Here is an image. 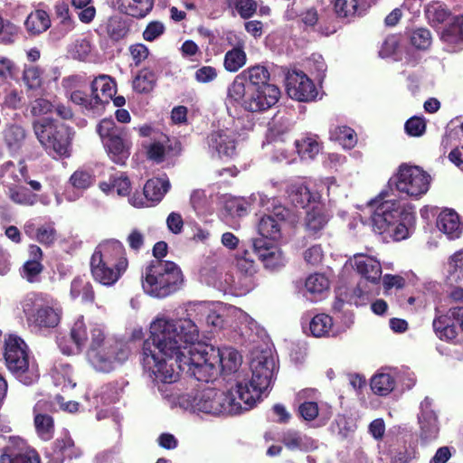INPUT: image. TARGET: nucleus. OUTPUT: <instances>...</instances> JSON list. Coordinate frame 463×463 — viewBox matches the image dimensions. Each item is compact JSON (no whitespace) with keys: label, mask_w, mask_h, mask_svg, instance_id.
I'll list each match as a JSON object with an SVG mask.
<instances>
[{"label":"nucleus","mask_w":463,"mask_h":463,"mask_svg":"<svg viewBox=\"0 0 463 463\" xmlns=\"http://www.w3.org/2000/svg\"><path fill=\"white\" fill-rule=\"evenodd\" d=\"M149 333L142 345L140 361L153 381L174 383L179 372L198 382L211 380L213 354H209V346L197 342L199 329L192 319L156 317Z\"/></svg>","instance_id":"f257e3e1"},{"label":"nucleus","mask_w":463,"mask_h":463,"mask_svg":"<svg viewBox=\"0 0 463 463\" xmlns=\"http://www.w3.org/2000/svg\"><path fill=\"white\" fill-rule=\"evenodd\" d=\"M90 268L96 282L106 287L114 286L128 268L124 245L118 240L99 243L90 257Z\"/></svg>","instance_id":"f03ea898"},{"label":"nucleus","mask_w":463,"mask_h":463,"mask_svg":"<svg viewBox=\"0 0 463 463\" xmlns=\"http://www.w3.org/2000/svg\"><path fill=\"white\" fill-rule=\"evenodd\" d=\"M378 198L371 201L370 205L375 210L372 215V226L374 232L383 235L385 240L394 241L405 240L409 236L407 223H410L414 215L402 207L396 201H383Z\"/></svg>","instance_id":"7ed1b4c3"},{"label":"nucleus","mask_w":463,"mask_h":463,"mask_svg":"<svg viewBox=\"0 0 463 463\" xmlns=\"http://www.w3.org/2000/svg\"><path fill=\"white\" fill-rule=\"evenodd\" d=\"M278 86H246L244 74H238L227 90V99L251 113H260L273 107L280 98Z\"/></svg>","instance_id":"20e7f679"},{"label":"nucleus","mask_w":463,"mask_h":463,"mask_svg":"<svg viewBox=\"0 0 463 463\" xmlns=\"http://www.w3.org/2000/svg\"><path fill=\"white\" fill-rule=\"evenodd\" d=\"M34 135L53 158H69L72 152L74 132L68 125L52 118H44L33 122Z\"/></svg>","instance_id":"39448f33"},{"label":"nucleus","mask_w":463,"mask_h":463,"mask_svg":"<svg viewBox=\"0 0 463 463\" xmlns=\"http://www.w3.org/2000/svg\"><path fill=\"white\" fill-rule=\"evenodd\" d=\"M4 359L8 371L21 383L30 386L38 382L40 378L38 365L32 361L29 348L20 336L8 335L5 338Z\"/></svg>","instance_id":"423d86ee"},{"label":"nucleus","mask_w":463,"mask_h":463,"mask_svg":"<svg viewBox=\"0 0 463 463\" xmlns=\"http://www.w3.org/2000/svg\"><path fill=\"white\" fill-rule=\"evenodd\" d=\"M182 282V271L175 262L151 260L146 268L142 287L148 295L163 298L177 291Z\"/></svg>","instance_id":"0eeeda50"},{"label":"nucleus","mask_w":463,"mask_h":463,"mask_svg":"<svg viewBox=\"0 0 463 463\" xmlns=\"http://www.w3.org/2000/svg\"><path fill=\"white\" fill-rule=\"evenodd\" d=\"M250 369V380L236 383V393L246 404V410L251 409L269 386L275 369L274 359L266 354H260L251 360Z\"/></svg>","instance_id":"6e6552de"},{"label":"nucleus","mask_w":463,"mask_h":463,"mask_svg":"<svg viewBox=\"0 0 463 463\" xmlns=\"http://www.w3.org/2000/svg\"><path fill=\"white\" fill-rule=\"evenodd\" d=\"M23 312L29 326L40 331L55 328L61 322L62 310L43 293H30L22 302Z\"/></svg>","instance_id":"1a4fd4ad"},{"label":"nucleus","mask_w":463,"mask_h":463,"mask_svg":"<svg viewBox=\"0 0 463 463\" xmlns=\"http://www.w3.org/2000/svg\"><path fill=\"white\" fill-rule=\"evenodd\" d=\"M96 130L109 157L117 165H125L132 146L128 129L118 126L111 118H103Z\"/></svg>","instance_id":"9d476101"},{"label":"nucleus","mask_w":463,"mask_h":463,"mask_svg":"<svg viewBox=\"0 0 463 463\" xmlns=\"http://www.w3.org/2000/svg\"><path fill=\"white\" fill-rule=\"evenodd\" d=\"M430 181V176L420 167L402 164L388 184L391 187L394 185L399 193L418 199L428 192Z\"/></svg>","instance_id":"9b49d317"},{"label":"nucleus","mask_w":463,"mask_h":463,"mask_svg":"<svg viewBox=\"0 0 463 463\" xmlns=\"http://www.w3.org/2000/svg\"><path fill=\"white\" fill-rule=\"evenodd\" d=\"M0 463H42L38 451L20 437H9L0 450Z\"/></svg>","instance_id":"f8f14e48"},{"label":"nucleus","mask_w":463,"mask_h":463,"mask_svg":"<svg viewBox=\"0 0 463 463\" xmlns=\"http://www.w3.org/2000/svg\"><path fill=\"white\" fill-rule=\"evenodd\" d=\"M286 90L291 99L302 102L312 101L318 94L313 80L301 71L288 72Z\"/></svg>","instance_id":"ddd939ff"},{"label":"nucleus","mask_w":463,"mask_h":463,"mask_svg":"<svg viewBox=\"0 0 463 463\" xmlns=\"http://www.w3.org/2000/svg\"><path fill=\"white\" fill-rule=\"evenodd\" d=\"M183 146L179 139L161 134L159 139H154L150 143L146 152L149 160L161 164L176 159L181 156Z\"/></svg>","instance_id":"4468645a"},{"label":"nucleus","mask_w":463,"mask_h":463,"mask_svg":"<svg viewBox=\"0 0 463 463\" xmlns=\"http://www.w3.org/2000/svg\"><path fill=\"white\" fill-rule=\"evenodd\" d=\"M81 455V449L75 445L68 430H64L44 449V457L48 463H63L65 459L79 458Z\"/></svg>","instance_id":"2eb2a0df"},{"label":"nucleus","mask_w":463,"mask_h":463,"mask_svg":"<svg viewBox=\"0 0 463 463\" xmlns=\"http://www.w3.org/2000/svg\"><path fill=\"white\" fill-rule=\"evenodd\" d=\"M55 411H57L55 404L47 400L38 401L33 408L35 431L43 441H49L53 438L55 423L51 413Z\"/></svg>","instance_id":"dca6fc26"},{"label":"nucleus","mask_w":463,"mask_h":463,"mask_svg":"<svg viewBox=\"0 0 463 463\" xmlns=\"http://www.w3.org/2000/svg\"><path fill=\"white\" fill-rule=\"evenodd\" d=\"M102 362L100 365L92 364L97 370L109 373L114 369V364H122L128 358L129 349L119 341L109 338L97 350Z\"/></svg>","instance_id":"f3484780"},{"label":"nucleus","mask_w":463,"mask_h":463,"mask_svg":"<svg viewBox=\"0 0 463 463\" xmlns=\"http://www.w3.org/2000/svg\"><path fill=\"white\" fill-rule=\"evenodd\" d=\"M420 424V438L424 442L437 439L439 428L436 412L430 408V402L426 399L420 404V412L418 415Z\"/></svg>","instance_id":"a211bd4d"},{"label":"nucleus","mask_w":463,"mask_h":463,"mask_svg":"<svg viewBox=\"0 0 463 463\" xmlns=\"http://www.w3.org/2000/svg\"><path fill=\"white\" fill-rule=\"evenodd\" d=\"M91 96L98 109H103L117 93L116 80L106 74H101L96 77L90 84Z\"/></svg>","instance_id":"6ab92c4d"},{"label":"nucleus","mask_w":463,"mask_h":463,"mask_svg":"<svg viewBox=\"0 0 463 463\" xmlns=\"http://www.w3.org/2000/svg\"><path fill=\"white\" fill-rule=\"evenodd\" d=\"M329 220L330 215L323 207L314 206L307 212L304 227L307 237L314 240L319 239Z\"/></svg>","instance_id":"aec40b11"},{"label":"nucleus","mask_w":463,"mask_h":463,"mask_svg":"<svg viewBox=\"0 0 463 463\" xmlns=\"http://www.w3.org/2000/svg\"><path fill=\"white\" fill-rule=\"evenodd\" d=\"M210 148L219 156H232L236 152V139L233 132L220 129L211 132L207 137Z\"/></svg>","instance_id":"412c9836"},{"label":"nucleus","mask_w":463,"mask_h":463,"mask_svg":"<svg viewBox=\"0 0 463 463\" xmlns=\"http://www.w3.org/2000/svg\"><path fill=\"white\" fill-rule=\"evenodd\" d=\"M354 262L355 270L364 279L373 284L379 283L382 276V266L378 260L368 255L356 254L354 256Z\"/></svg>","instance_id":"4be33fe9"},{"label":"nucleus","mask_w":463,"mask_h":463,"mask_svg":"<svg viewBox=\"0 0 463 463\" xmlns=\"http://www.w3.org/2000/svg\"><path fill=\"white\" fill-rule=\"evenodd\" d=\"M209 350L212 352L211 354H213L212 358L214 364H220L223 373L229 374L236 372L241 364V355L232 347L219 348L216 351V354L213 347H209Z\"/></svg>","instance_id":"5701e85b"},{"label":"nucleus","mask_w":463,"mask_h":463,"mask_svg":"<svg viewBox=\"0 0 463 463\" xmlns=\"http://www.w3.org/2000/svg\"><path fill=\"white\" fill-rule=\"evenodd\" d=\"M437 227L450 240L459 238L463 232L459 215L454 210L442 211L438 216Z\"/></svg>","instance_id":"b1692460"},{"label":"nucleus","mask_w":463,"mask_h":463,"mask_svg":"<svg viewBox=\"0 0 463 463\" xmlns=\"http://www.w3.org/2000/svg\"><path fill=\"white\" fill-rule=\"evenodd\" d=\"M115 3L121 14L137 19L146 17L154 7V0H115Z\"/></svg>","instance_id":"393cba45"},{"label":"nucleus","mask_w":463,"mask_h":463,"mask_svg":"<svg viewBox=\"0 0 463 463\" xmlns=\"http://www.w3.org/2000/svg\"><path fill=\"white\" fill-rule=\"evenodd\" d=\"M26 137V130L17 124L6 125L2 132L3 142L11 154H15L22 148Z\"/></svg>","instance_id":"a878e982"},{"label":"nucleus","mask_w":463,"mask_h":463,"mask_svg":"<svg viewBox=\"0 0 463 463\" xmlns=\"http://www.w3.org/2000/svg\"><path fill=\"white\" fill-rule=\"evenodd\" d=\"M425 17L428 24L437 28L441 24H445L454 14H452L450 9L439 1H432L429 3L424 9Z\"/></svg>","instance_id":"bb28decb"},{"label":"nucleus","mask_w":463,"mask_h":463,"mask_svg":"<svg viewBox=\"0 0 463 463\" xmlns=\"http://www.w3.org/2000/svg\"><path fill=\"white\" fill-rule=\"evenodd\" d=\"M24 27L30 36H36L51 27L49 14L42 9L31 12L24 21Z\"/></svg>","instance_id":"cd10ccee"},{"label":"nucleus","mask_w":463,"mask_h":463,"mask_svg":"<svg viewBox=\"0 0 463 463\" xmlns=\"http://www.w3.org/2000/svg\"><path fill=\"white\" fill-rule=\"evenodd\" d=\"M218 390L208 388L203 390L194 399L195 407L198 411L220 415L222 412V405L217 400Z\"/></svg>","instance_id":"c85d7f7f"},{"label":"nucleus","mask_w":463,"mask_h":463,"mask_svg":"<svg viewBox=\"0 0 463 463\" xmlns=\"http://www.w3.org/2000/svg\"><path fill=\"white\" fill-rule=\"evenodd\" d=\"M291 203L298 208H306L311 202H316L319 197L317 194L310 192L304 184H292L287 190Z\"/></svg>","instance_id":"c756f323"},{"label":"nucleus","mask_w":463,"mask_h":463,"mask_svg":"<svg viewBox=\"0 0 463 463\" xmlns=\"http://www.w3.org/2000/svg\"><path fill=\"white\" fill-rule=\"evenodd\" d=\"M244 41L239 40L236 45L225 53L223 67L227 71L237 72L246 64L247 54L244 51Z\"/></svg>","instance_id":"7c9ffc66"},{"label":"nucleus","mask_w":463,"mask_h":463,"mask_svg":"<svg viewBox=\"0 0 463 463\" xmlns=\"http://www.w3.org/2000/svg\"><path fill=\"white\" fill-rule=\"evenodd\" d=\"M170 186L168 179L151 178L146 182L143 194L147 201L157 203L162 201Z\"/></svg>","instance_id":"2f4dec72"},{"label":"nucleus","mask_w":463,"mask_h":463,"mask_svg":"<svg viewBox=\"0 0 463 463\" xmlns=\"http://www.w3.org/2000/svg\"><path fill=\"white\" fill-rule=\"evenodd\" d=\"M71 297L80 298L82 303L92 304L95 301V291L92 283L85 278L76 277L71 283Z\"/></svg>","instance_id":"473e14b6"},{"label":"nucleus","mask_w":463,"mask_h":463,"mask_svg":"<svg viewBox=\"0 0 463 463\" xmlns=\"http://www.w3.org/2000/svg\"><path fill=\"white\" fill-rule=\"evenodd\" d=\"M233 392L232 390H229L227 392L219 391L217 400L219 401L220 405L223 407L222 409L221 414L223 415H236L241 413L246 410V404L244 407L241 405V400H240L239 395L236 393V390Z\"/></svg>","instance_id":"72a5a7b5"},{"label":"nucleus","mask_w":463,"mask_h":463,"mask_svg":"<svg viewBox=\"0 0 463 463\" xmlns=\"http://www.w3.org/2000/svg\"><path fill=\"white\" fill-rule=\"evenodd\" d=\"M105 32L112 42H119L130 32V24L119 15L110 16L105 24Z\"/></svg>","instance_id":"f704fd0d"},{"label":"nucleus","mask_w":463,"mask_h":463,"mask_svg":"<svg viewBox=\"0 0 463 463\" xmlns=\"http://www.w3.org/2000/svg\"><path fill=\"white\" fill-rule=\"evenodd\" d=\"M109 338H106L103 330L98 326H92L90 329L89 347L87 350V357L91 364H102L101 356L98 353L99 347L101 346Z\"/></svg>","instance_id":"c9c22d12"},{"label":"nucleus","mask_w":463,"mask_h":463,"mask_svg":"<svg viewBox=\"0 0 463 463\" xmlns=\"http://www.w3.org/2000/svg\"><path fill=\"white\" fill-rule=\"evenodd\" d=\"M241 74H244L246 86L260 88L263 86H276L273 83H269L270 74L265 66L255 65L243 71Z\"/></svg>","instance_id":"e433bc0d"},{"label":"nucleus","mask_w":463,"mask_h":463,"mask_svg":"<svg viewBox=\"0 0 463 463\" xmlns=\"http://www.w3.org/2000/svg\"><path fill=\"white\" fill-rule=\"evenodd\" d=\"M156 73L149 68H143L137 73L132 81L133 90L139 94L151 92L156 85Z\"/></svg>","instance_id":"4c0bfd02"},{"label":"nucleus","mask_w":463,"mask_h":463,"mask_svg":"<svg viewBox=\"0 0 463 463\" xmlns=\"http://www.w3.org/2000/svg\"><path fill=\"white\" fill-rule=\"evenodd\" d=\"M440 33L441 41L457 43L463 39V15H454L449 21Z\"/></svg>","instance_id":"58836bf2"},{"label":"nucleus","mask_w":463,"mask_h":463,"mask_svg":"<svg viewBox=\"0 0 463 463\" xmlns=\"http://www.w3.org/2000/svg\"><path fill=\"white\" fill-rule=\"evenodd\" d=\"M225 4L232 15L238 14L244 20L251 18L258 9L256 0H225Z\"/></svg>","instance_id":"ea45409f"},{"label":"nucleus","mask_w":463,"mask_h":463,"mask_svg":"<svg viewBox=\"0 0 463 463\" xmlns=\"http://www.w3.org/2000/svg\"><path fill=\"white\" fill-rule=\"evenodd\" d=\"M99 186L105 193L116 190L118 195L126 196L130 192L131 183L127 175L120 174L111 175L109 182H100Z\"/></svg>","instance_id":"a19ab883"},{"label":"nucleus","mask_w":463,"mask_h":463,"mask_svg":"<svg viewBox=\"0 0 463 463\" xmlns=\"http://www.w3.org/2000/svg\"><path fill=\"white\" fill-rule=\"evenodd\" d=\"M258 230L261 238L277 241L281 237V226L273 215L263 216L259 222Z\"/></svg>","instance_id":"79ce46f5"},{"label":"nucleus","mask_w":463,"mask_h":463,"mask_svg":"<svg viewBox=\"0 0 463 463\" xmlns=\"http://www.w3.org/2000/svg\"><path fill=\"white\" fill-rule=\"evenodd\" d=\"M9 199L20 205L33 206L38 202V194L31 192L27 187L23 185H14L8 188Z\"/></svg>","instance_id":"37998d69"},{"label":"nucleus","mask_w":463,"mask_h":463,"mask_svg":"<svg viewBox=\"0 0 463 463\" xmlns=\"http://www.w3.org/2000/svg\"><path fill=\"white\" fill-rule=\"evenodd\" d=\"M330 138L337 141L343 147L351 149L357 143V136L353 128L347 126H335L330 129Z\"/></svg>","instance_id":"c03bdc74"},{"label":"nucleus","mask_w":463,"mask_h":463,"mask_svg":"<svg viewBox=\"0 0 463 463\" xmlns=\"http://www.w3.org/2000/svg\"><path fill=\"white\" fill-rule=\"evenodd\" d=\"M96 181L94 172L90 168L80 167L69 178L70 184L77 190H86Z\"/></svg>","instance_id":"a18cd8bd"},{"label":"nucleus","mask_w":463,"mask_h":463,"mask_svg":"<svg viewBox=\"0 0 463 463\" xmlns=\"http://www.w3.org/2000/svg\"><path fill=\"white\" fill-rule=\"evenodd\" d=\"M332 326L333 318L324 313L314 316L309 322V330L315 337L327 336Z\"/></svg>","instance_id":"49530a36"},{"label":"nucleus","mask_w":463,"mask_h":463,"mask_svg":"<svg viewBox=\"0 0 463 463\" xmlns=\"http://www.w3.org/2000/svg\"><path fill=\"white\" fill-rule=\"evenodd\" d=\"M395 387V380L389 373H378L371 379V389L379 396L388 395Z\"/></svg>","instance_id":"de8ad7c7"},{"label":"nucleus","mask_w":463,"mask_h":463,"mask_svg":"<svg viewBox=\"0 0 463 463\" xmlns=\"http://www.w3.org/2000/svg\"><path fill=\"white\" fill-rule=\"evenodd\" d=\"M90 331L82 319H78L73 324L70 331V338L75 345L76 352L81 353L84 346L89 341Z\"/></svg>","instance_id":"09e8293b"},{"label":"nucleus","mask_w":463,"mask_h":463,"mask_svg":"<svg viewBox=\"0 0 463 463\" xmlns=\"http://www.w3.org/2000/svg\"><path fill=\"white\" fill-rule=\"evenodd\" d=\"M410 43L417 50L426 51L432 43L431 32L424 27L413 29L410 33Z\"/></svg>","instance_id":"8fccbe9b"},{"label":"nucleus","mask_w":463,"mask_h":463,"mask_svg":"<svg viewBox=\"0 0 463 463\" xmlns=\"http://www.w3.org/2000/svg\"><path fill=\"white\" fill-rule=\"evenodd\" d=\"M329 280L322 273L310 274L305 283L307 290L312 295H321L329 289Z\"/></svg>","instance_id":"3c124183"},{"label":"nucleus","mask_w":463,"mask_h":463,"mask_svg":"<svg viewBox=\"0 0 463 463\" xmlns=\"http://www.w3.org/2000/svg\"><path fill=\"white\" fill-rule=\"evenodd\" d=\"M334 10L338 18L350 20L358 11V0H335Z\"/></svg>","instance_id":"603ef678"},{"label":"nucleus","mask_w":463,"mask_h":463,"mask_svg":"<svg viewBox=\"0 0 463 463\" xmlns=\"http://www.w3.org/2000/svg\"><path fill=\"white\" fill-rule=\"evenodd\" d=\"M34 240L43 246L49 247L52 245L57 240V231L54 228V224L49 222L39 226Z\"/></svg>","instance_id":"864d4df0"},{"label":"nucleus","mask_w":463,"mask_h":463,"mask_svg":"<svg viewBox=\"0 0 463 463\" xmlns=\"http://www.w3.org/2000/svg\"><path fill=\"white\" fill-rule=\"evenodd\" d=\"M296 146L299 155L307 158H314L320 150L319 143L311 137H305L296 141Z\"/></svg>","instance_id":"5fc2aeb1"},{"label":"nucleus","mask_w":463,"mask_h":463,"mask_svg":"<svg viewBox=\"0 0 463 463\" xmlns=\"http://www.w3.org/2000/svg\"><path fill=\"white\" fill-rule=\"evenodd\" d=\"M263 265L266 269L270 270L278 269L281 267H284L286 264V259L282 250L279 248L278 245L271 246V253H269V256L263 255Z\"/></svg>","instance_id":"6e6d98bb"},{"label":"nucleus","mask_w":463,"mask_h":463,"mask_svg":"<svg viewBox=\"0 0 463 463\" xmlns=\"http://www.w3.org/2000/svg\"><path fill=\"white\" fill-rule=\"evenodd\" d=\"M383 456L386 463H410L413 458L405 447H390Z\"/></svg>","instance_id":"4d7b16f0"},{"label":"nucleus","mask_w":463,"mask_h":463,"mask_svg":"<svg viewBox=\"0 0 463 463\" xmlns=\"http://www.w3.org/2000/svg\"><path fill=\"white\" fill-rule=\"evenodd\" d=\"M43 269L42 262L28 260L22 267V276L30 283L39 282Z\"/></svg>","instance_id":"13d9d810"},{"label":"nucleus","mask_w":463,"mask_h":463,"mask_svg":"<svg viewBox=\"0 0 463 463\" xmlns=\"http://www.w3.org/2000/svg\"><path fill=\"white\" fill-rule=\"evenodd\" d=\"M23 80L29 89L34 90L42 86V71L36 66H31L24 71Z\"/></svg>","instance_id":"bf43d9fd"},{"label":"nucleus","mask_w":463,"mask_h":463,"mask_svg":"<svg viewBox=\"0 0 463 463\" xmlns=\"http://www.w3.org/2000/svg\"><path fill=\"white\" fill-rule=\"evenodd\" d=\"M404 129L411 137H420L425 133L426 122L423 118L414 116L405 122Z\"/></svg>","instance_id":"052dcab7"},{"label":"nucleus","mask_w":463,"mask_h":463,"mask_svg":"<svg viewBox=\"0 0 463 463\" xmlns=\"http://www.w3.org/2000/svg\"><path fill=\"white\" fill-rule=\"evenodd\" d=\"M54 109V105L47 99L38 98L30 104V112L33 117L45 116Z\"/></svg>","instance_id":"680f3d73"},{"label":"nucleus","mask_w":463,"mask_h":463,"mask_svg":"<svg viewBox=\"0 0 463 463\" xmlns=\"http://www.w3.org/2000/svg\"><path fill=\"white\" fill-rule=\"evenodd\" d=\"M54 13L62 25L70 28L72 27L73 20L70 14L69 5L64 0H59L55 3Z\"/></svg>","instance_id":"e2e57ef3"},{"label":"nucleus","mask_w":463,"mask_h":463,"mask_svg":"<svg viewBox=\"0 0 463 463\" xmlns=\"http://www.w3.org/2000/svg\"><path fill=\"white\" fill-rule=\"evenodd\" d=\"M400 46V37L396 34L388 35L382 43L379 55L383 58L393 55Z\"/></svg>","instance_id":"0e129e2a"},{"label":"nucleus","mask_w":463,"mask_h":463,"mask_svg":"<svg viewBox=\"0 0 463 463\" xmlns=\"http://www.w3.org/2000/svg\"><path fill=\"white\" fill-rule=\"evenodd\" d=\"M281 442L289 450L301 449L303 446V439L298 431L289 430L283 433Z\"/></svg>","instance_id":"69168bd1"},{"label":"nucleus","mask_w":463,"mask_h":463,"mask_svg":"<svg viewBox=\"0 0 463 463\" xmlns=\"http://www.w3.org/2000/svg\"><path fill=\"white\" fill-rule=\"evenodd\" d=\"M165 31V25L159 21L149 22L143 32V38L147 42H153Z\"/></svg>","instance_id":"338daca9"},{"label":"nucleus","mask_w":463,"mask_h":463,"mask_svg":"<svg viewBox=\"0 0 463 463\" xmlns=\"http://www.w3.org/2000/svg\"><path fill=\"white\" fill-rule=\"evenodd\" d=\"M298 411L305 420H314L318 416V404L316 402H304L298 406Z\"/></svg>","instance_id":"774afa93"}]
</instances>
